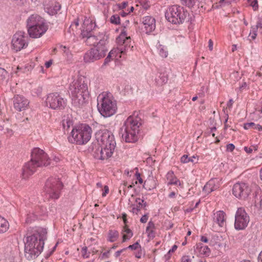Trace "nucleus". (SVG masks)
I'll return each mask as SVG.
<instances>
[{
    "label": "nucleus",
    "mask_w": 262,
    "mask_h": 262,
    "mask_svg": "<svg viewBox=\"0 0 262 262\" xmlns=\"http://www.w3.org/2000/svg\"><path fill=\"white\" fill-rule=\"evenodd\" d=\"M47 233L46 229L39 228L32 234L26 237L25 242V254L28 259L35 258L41 253Z\"/></svg>",
    "instance_id": "nucleus-1"
},
{
    "label": "nucleus",
    "mask_w": 262,
    "mask_h": 262,
    "mask_svg": "<svg viewBox=\"0 0 262 262\" xmlns=\"http://www.w3.org/2000/svg\"><path fill=\"white\" fill-rule=\"evenodd\" d=\"M72 96V104L76 108H82L89 97L90 93L86 80L82 76L74 79L69 85Z\"/></svg>",
    "instance_id": "nucleus-2"
},
{
    "label": "nucleus",
    "mask_w": 262,
    "mask_h": 262,
    "mask_svg": "<svg viewBox=\"0 0 262 262\" xmlns=\"http://www.w3.org/2000/svg\"><path fill=\"white\" fill-rule=\"evenodd\" d=\"M50 162V159L43 150L34 148L32 151L31 160L25 164L22 169L23 179H28L36 171L37 167L47 166Z\"/></svg>",
    "instance_id": "nucleus-3"
},
{
    "label": "nucleus",
    "mask_w": 262,
    "mask_h": 262,
    "mask_svg": "<svg viewBox=\"0 0 262 262\" xmlns=\"http://www.w3.org/2000/svg\"><path fill=\"white\" fill-rule=\"evenodd\" d=\"M97 107L100 114L104 117L114 115L117 112L116 100L111 93L103 92L97 97Z\"/></svg>",
    "instance_id": "nucleus-4"
},
{
    "label": "nucleus",
    "mask_w": 262,
    "mask_h": 262,
    "mask_svg": "<svg viewBox=\"0 0 262 262\" xmlns=\"http://www.w3.org/2000/svg\"><path fill=\"white\" fill-rule=\"evenodd\" d=\"M92 132V128L89 125L86 124H80L72 129L68 140L71 143L84 144L90 140Z\"/></svg>",
    "instance_id": "nucleus-5"
},
{
    "label": "nucleus",
    "mask_w": 262,
    "mask_h": 262,
    "mask_svg": "<svg viewBox=\"0 0 262 262\" xmlns=\"http://www.w3.org/2000/svg\"><path fill=\"white\" fill-rule=\"evenodd\" d=\"M126 27L122 30L119 36L117 38V41L120 44L119 47L117 49H113L108 53L107 56L105 58L103 64H107L113 57L116 56L117 52L121 54H127L131 51L130 48V36H127V31L125 30Z\"/></svg>",
    "instance_id": "nucleus-6"
},
{
    "label": "nucleus",
    "mask_w": 262,
    "mask_h": 262,
    "mask_svg": "<svg viewBox=\"0 0 262 262\" xmlns=\"http://www.w3.org/2000/svg\"><path fill=\"white\" fill-rule=\"evenodd\" d=\"M187 16V11L183 7L178 5L170 7L165 12V18L170 23L173 24H182Z\"/></svg>",
    "instance_id": "nucleus-7"
},
{
    "label": "nucleus",
    "mask_w": 262,
    "mask_h": 262,
    "mask_svg": "<svg viewBox=\"0 0 262 262\" xmlns=\"http://www.w3.org/2000/svg\"><path fill=\"white\" fill-rule=\"evenodd\" d=\"M62 187V184L59 179L51 178L45 184V191L50 198L57 199L59 197L60 191Z\"/></svg>",
    "instance_id": "nucleus-8"
},
{
    "label": "nucleus",
    "mask_w": 262,
    "mask_h": 262,
    "mask_svg": "<svg viewBox=\"0 0 262 262\" xmlns=\"http://www.w3.org/2000/svg\"><path fill=\"white\" fill-rule=\"evenodd\" d=\"M67 99L62 97L57 92L49 94L46 99L47 106L55 110L64 109L67 106Z\"/></svg>",
    "instance_id": "nucleus-9"
},
{
    "label": "nucleus",
    "mask_w": 262,
    "mask_h": 262,
    "mask_svg": "<svg viewBox=\"0 0 262 262\" xmlns=\"http://www.w3.org/2000/svg\"><path fill=\"white\" fill-rule=\"evenodd\" d=\"M107 51L106 47L96 46L85 53L83 60L86 63L94 62L103 58Z\"/></svg>",
    "instance_id": "nucleus-10"
},
{
    "label": "nucleus",
    "mask_w": 262,
    "mask_h": 262,
    "mask_svg": "<svg viewBox=\"0 0 262 262\" xmlns=\"http://www.w3.org/2000/svg\"><path fill=\"white\" fill-rule=\"evenodd\" d=\"M96 138L100 146H116V141L113 134L107 129L98 131L96 134Z\"/></svg>",
    "instance_id": "nucleus-11"
},
{
    "label": "nucleus",
    "mask_w": 262,
    "mask_h": 262,
    "mask_svg": "<svg viewBox=\"0 0 262 262\" xmlns=\"http://www.w3.org/2000/svg\"><path fill=\"white\" fill-rule=\"evenodd\" d=\"M250 221L249 216L245 210L238 208L235 216L234 227L237 230H243L247 226Z\"/></svg>",
    "instance_id": "nucleus-12"
},
{
    "label": "nucleus",
    "mask_w": 262,
    "mask_h": 262,
    "mask_svg": "<svg viewBox=\"0 0 262 262\" xmlns=\"http://www.w3.org/2000/svg\"><path fill=\"white\" fill-rule=\"evenodd\" d=\"M12 49L19 51L28 46V37L23 31H18L14 34L11 41Z\"/></svg>",
    "instance_id": "nucleus-13"
},
{
    "label": "nucleus",
    "mask_w": 262,
    "mask_h": 262,
    "mask_svg": "<svg viewBox=\"0 0 262 262\" xmlns=\"http://www.w3.org/2000/svg\"><path fill=\"white\" fill-rule=\"evenodd\" d=\"M86 38V42L90 46L106 47L107 43L108 36L104 32H99L97 35L89 34Z\"/></svg>",
    "instance_id": "nucleus-14"
},
{
    "label": "nucleus",
    "mask_w": 262,
    "mask_h": 262,
    "mask_svg": "<svg viewBox=\"0 0 262 262\" xmlns=\"http://www.w3.org/2000/svg\"><path fill=\"white\" fill-rule=\"evenodd\" d=\"M251 192V188L247 184L237 183L233 187V194L238 198L245 199Z\"/></svg>",
    "instance_id": "nucleus-15"
},
{
    "label": "nucleus",
    "mask_w": 262,
    "mask_h": 262,
    "mask_svg": "<svg viewBox=\"0 0 262 262\" xmlns=\"http://www.w3.org/2000/svg\"><path fill=\"white\" fill-rule=\"evenodd\" d=\"M116 146H108L106 147L100 146L95 151V157L100 160L107 159L110 158L114 151Z\"/></svg>",
    "instance_id": "nucleus-16"
},
{
    "label": "nucleus",
    "mask_w": 262,
    "mask_h": 262,
    "mask_svg": "<svg viewBox=\"0 0 262 262\" xmlns=\"http://www.w3.org/2000/svg\"><path fill=\"white\" fill-rule=\"evenodd\" d=\"M14 108L18 112L25 110L29 104V100L23 95H16L13 99Z\"/></svg>",
    "instance_id": "nucleus-17"
},
{
    "label": "nucleus",
    "mask_w": 262,
    "mask_h": 262,
    "mask_svg": "<svg viewBox=\"0 0 262 262\" xmlns=\"http://www.w3.org/2000/svg\"><path fill=\"white\" fill-rule=\"evenodd\" d=\"M133 116H135V118L134 119L132 118V143L138 141L139 139L138 135L139 133V127L142 124L141 119L138 117L139 116L138 112H134Z\"/></svg>",
    "instance_id": "nucleus-18"
},
{
    "label": "nucleus",
    "mask_w": 262,
    "mask_h": 262,
    "mask_svg": "<svg viewBox=\"0 0 262 262\" xmlns=\"http://www.w3.org/2000/svg\"><path fill=\"white\" fill-rule=\"evenodd\" d=\"M120 134L121 135L123 141L127 143L131 142L129 137L130 134H131V116L127 118L123 125L121 127Z\"/></svg>",
    "instance_id": "nucleus-19"
},
{
    "label": "nucleus",
    "mask_w": 262,
    "mask_h": 262,
    "mask_svg": "<svg viewBox=\"0 0 262 262\" xmlns=\"http://www.w3.org/2000/svg\"><path fill=\"white\" fill-rule=\"evenodd\" d=\"M27 28L47 25L45 19L37 14L30 15L26 21Z\"/></svg>",
    "instance_id": "nucleus-20"
},
{
    "label": "nucleus",
    "mask_w": 262,
    "mask_h": 262,
    "mask_svg": "<svg viewBox=\"0 0 262 262\" xmlns=\"http://www.w3.org/2000/svg\"><path fill=\"white\" fill-rule=\"evenodd\" d=\"M43 6L45 11L51 15L56 14L61 8L59 3L54 0H45Z\"/></svg>",
    "instance_id": "nucleus-21"
},
{
    "label": "nucleus",
    "mask_w": 262,
    "mask_h": 262,
    "mask_svg": "<svg viewBox=\"0 0 262 262\" xmlns=\"http://www.w3.org/2000/svg\"><path fill=\"white\" fill-rule=\"evenodd\" d=\"M143 31L147 34L152 32L156 28V20L151 16H146L142 19Z\"/></svg>",
    "instance_id": "nucleus-22"
},
{
    "label": "nucleus",
    "mask_w": 262,
    "mask_h": 262,
    "mask_svg": "<svg viewBox=\"0 0 262 262\" xmlns=\"http://www.w3.org/2000/svg\"><path fill=\"white\" fill-rule=\"evenodd\" d=\"M222 184V180L219 178H214L210 180L204 186L203 191L209 194L219 188Z\"/></svg>",
    "instance_id": "nucleus-23"
},
{
    "label": "nucleus",
    "mask_w": 262,
    "mask_h": 262,
    "mask_svg": "<svg viewBox=\"0 0 262 262\" xmlns=\"http://www.w3.org/2000/svg\"><path fill=\"white\" fill-rule=\"evenodd\" d=\"M48 25L32 27L27 29L29 36L32 38H38L42 36L47 31Z\"/></svg>",
    "instance_id": "nucleus-24"
},
{
    "label": "nucleus",
    "mask_w": 262,
    "mask_h": 262,
    "mask_svg": "<svg viewBox=\"0 0 262 262\" xmlns=\"http://www.w3.org/2000/svg\"><path fill=\"white\" fill-rule=\"evenodd\" d=\"M258 34L262 35V20H259L256 25L251 27L248 35L249 41H252L255 40Z\"/></svg>",
    "instance_id": "nucleus-25"
},
{
    "label": "nucleus",
    "mask_w": 262,
    "mask_h": 262,
    "mask_svg": "<svg viewBox=\"0 0 262 262\" xmlns=\"http://www.w3.org/2000/svg\"><path fill=\"white\" fill-rule=\"evenodd\" d=\"M96 27V24L92 20L85 19L83 24V29L81 31V35L83 38L84 36H88V35L92 34V31Z\"/></svg>",
    "instance_id": "nucleus-26"
},
{
    "label": "nucleus",
    "mask_w": 262,
    "mask_h": 262,
    "mask_svg": "<svg viewBox=\"0 0 262 262\" xmlns=\"http://www.w3.org/2000/svg\"><path fill=\"white\" fill-rule=\"evenodd\" d=\"M166 178L168 185H173L179 186L181 188L183 187V182L177 178L172 171H169L167 173Z\"/></svg>",
    "instance_id": "nucleus-27"
},
{
    "label": "nucleus",
    "mask_w": 262,
    "mask_h": 262,
    "mask_svg": "<svg viewBox=\"0 0 262 262\" xmlns=\"http://www.w3.org/2000/svg\"><path fill=\"white\" fill-rule=\"evenodd\" d=\"M195 251L198 255L202 257H208L210 254V250L202 243H198L195 246Z\"/></svg>",
    "instance_id": "nucleus-28"
},
{
    "label": "nucleus",
    "mask_w": 262,
    "mask_h": 262,
    "mask_svg": "<svg viewBox=\"0 0 262 262\" xmlns=\"http://www.w3.org/2000/svg\"><path fill=\"white\" fill-rule=\"evenodd\" d=\"M213 221L220 227H224L226 225V215L223 211H219L214 213Z\"/></svg>",
    "instance_id": "nucleus-29"
},
{
    "label": "nucleus",
    "mask_w": 262,
    "mask_h": 262,
    "mask_svg": "<svg viewBox=\"0 0 262 262\" xmlns=\"http://www.w3.org/2000/svg\"><path fill=\"white\" fill-rule=\"evenodd\" d=\"M127 214L125 213H123L122 214V219H123V222H124V227L123 228V229L122 230V234H123V242H124L126 241V239H128L129 238L128 237V236L126 235V234H125V233H129L130 232V229L128 228V227L127 226Z\"/></svg>",
    "instance_id": "nucleus-30"
},
{
    "label": "nucleus",
    "mask_w": 262,
    "mask_h": 262,
    "mask_svg": "<svg viewBox=\"0 0 262 262\" xmlns=\"http://www.w3.org/2000/svg\"><path fill=\"white\" fill-rule=\"evenodd\" d=\"M9 228L8 222L0 216V234L6 232Z\"/></svg>",
    "instance_id": "nucleus-31"
},
{
    "label": "nucleus",
    "mask_w": 262,
    "mask_h": 262,
    "mask_svg": "<svg viewBox=\"0 0 262 262\" xmlns=\"http://www.w3.org/2000/svg\"><path fill=\"white\" fill-rule=\"evenodd\" d=\"M135 203L136 204H134V206H136L137 207L136 208L133 207L132 209V212L133 213H137V212L139 210H140L145 207V204L144 203V201L141 199H136Z\"/></svg>",
    "instance_id": "nucleus-32"
},
{
    "label": "nucleus",
    "mask_w": 262,
    "mask_h": 262,
    "mask_svg": "<svg viewBox=\"0 0 262 262\" xmlns=\"http://www.w3.org/2000/svg\"><path fill=\"white\" fill-rule=\"evenodd\" d=\"M199 158L197 156H193L191 157H188L187 155H183L181 158V162L183 163H187L189 162L192 163H197Z\"/></svg>",
    "instance_id": "nucleus-33"
},
{
    "label": "nucleus",
    "mask_w": 262,
    "mask_h": 262,
    "mask_svg": "<svg viewBox=\"0 0 262 262\" xmlns=\"http://www.w3.org/2000/svg\"><path fill=\"white\" fill-rule=\"evenodd\" d=\"M244 128L245 129L253 128L255 129H257L258 131L262 130V126L258 124H255L254 122L246 123L244 124Z\"/></svg>",
    "instance_id": "nucleus-34"
},
{
    "label": "nucleus",
    "mask_w": 262,
    "mask_h": 262,
    "mask_svg": "<svg viewBox=\"0 0 262 262\" xmlns=\"http://www.w3.org/2000/svg\"><path fill=\"white\" fill-rule=\"evenodd\" d=\"M119 236V233L116 230H110L108 233V240L111 242H115Z\"/></svg>",
    "instance_id": "nucleus-35"
},
{
    "label": "nucleus",
    "mask_w": 262,
    "mask_h": 262,
    "mask_svg": "<svg viewBox=\"0 0 262 262\" xmlns=\"http://www.w3.org/2000/svg\"><path fill=\"white\" fill-rule=\"evenodd\" d=\"M136 3H137L136 7L141 6L144 10H147L149 7V4L147 0H137Z\"/></svg>",
    "instance_id": "nucleus-36"
},
{
    "label": "nucleus",
    "mask_w": 262,
    "mask_h": 262,
    "mask_svg": "<svg viewBox=\"0 0 262 262\" xmlns=\"http://www.w3.org/2000/svg\"><path fill=\"white\" fill-rule=\"evenodd\" d=\"M134 170L136 171V173L134 176L133 181H135V183L137 184L139 183L140 184L143 183V179L141 176L140 173L138 172V169L137 168H135Z\"/></svg>",
    "instance_id": "nucleus-37"
},
{
    "label": "nucleus",
    "mask_w": 262,
    "mask_h": 262,
    "mask_svg": "<svg viewBox=\"0 0 262 262\" xmlns=\"http://www.w3.org/2000/svg\"><path fill=\"white\" fill-rule=\"evenodd\" d=\"M198 0H181L182 3L188 7H192Z\"/></svg>",
    "instance_id": "nucleus-38"
},
{
    "label": "nucleus",
    "mask_w": 262,
    "mask_h": 262,
    "mask_svg": "<svg viewBox=\"0 0 262 262\" xmlns=\"http://www.w3.org/2000/svg\"><path fill=\"white\" fill-rule=\"evenodd\" d=\"M110 21L115 25L119 24L120 22V16L117 14L112 15L110 18Z\"/></svg>",
    "instance_id": "nucleus-39"
},
{
    "label": "nucleus",
    "mask_w": 262,
    "mask_h": 262,
    "mask_svg": "<svg viewBox=\"0 0 262 262\" xmlns=\"http://www.w3.org/2000/svg\"><path fill=\"white\" fill-rule=\"evenodd\" d=\"M244 150L248 154H251L253 151H257L258 149L257 145H252L250 147L245 146L244 148Z\"/></svg>",
    "instance_id": "nucleus-40"
},
{
    "label": "nucleus",
    "mask_w": 262,
    "mask_h": 262,
    "mask_svg": "<svg viewBox=\"0 0 262 262\" xmlns=\"http://www.w3.org/2000/svg\"><path fill=\"white\" fill-rule=\"evenodd\" d=\"M249 5L252 6L254 10L258 8V3L257 0H249Z\"/></svg>",
    "instance_id": "nucleus-41"
},
{
    "label": "nucleus",
    "mask_w": 262,
    "mask_h": 262,
    "mask_svg": "<svg viewBox=\"0 0 262 262\" xmlns=\"http://www.w3.org/2000/svg\"><path fill=\"white\" fill-rule=\"evenodd\" d=\"M7 72L3 68H0V78L4 80L6 78Z\"/></svg>",
    "instance_id": "nucleus-42"
},
{
    "label": "nucleus",
    "mask_w": 262,
    "mask_h": 262,
    "mask_svg": "<svg viewBox=\"0 0 262 262\" xmlns=\"http://www.w3.org/2000/svg\"><path fill=\"white\" fill-rule=\"evenodd\" d=\"M88 248L86 247H84L81 249V254L84 258H88L89 257L90 253H87Z\"/></svg>",
    "instance_id": "nucleus-43"
},
{
    "label": "nucleus",
    "mask_w": 262,
    "mask_h": 262,
    "mask_svg": "<svg viewBox=\"0 0 262 262\" xmlns=\"http://www.w3.org/2000/svg\"><path fill=\"white\" fill-rule=\"evenodd\" d=\"M180 262H191V258L189 255H183Z\"/></svg>",
    "instance_id": "nucleus-44"
},
{
    "label": "nucleus",
    "mask_w": 262,
    "mask_h": 262,
    "mask_svg": "<svg viewBox=\"0 0 262 262\" xmlns=\"http://www.w3.org/2000/svg\"><path fill=\"white\" fill-rule=\"evenodd\" d=\"M159 55L163 58H166L168 56V52L164 49L159 50Z\"/></svg>",
    "instance_id": "nucleus-45"
},
{
    "label": "nucleus",
    "mask_w": 262,
    "mask_h": 262,
    "mask_svg": "<svg viewBox=\"0 0 262 262\" xmlns=\"http://www.w3.org/2000/svg\"><path fill=\"white\" fill-rule=\"evenodd\" d=\"M148 219V214H144L143 215L141 218L140 219V222L142 223H145L147 222V220Z\"/></svg>",
    "instance_id": "nucleus-46"
},
{
    "label": "nucleus",
    "mask_w": 262,
    "mask_h": 262,
    "mask_svg": "<svg viewBox=\"0 0 262 262\" xmlns=\"http://www.w3.org/2000/svg\"><path fill=\"white\" fill-rule=\"evenodd\" d=\"M128 5V3L127 2H123L118 4L119 8L120 9H124Z\"/></svg>",
    "instance_id": "nucleus-47"
},
{
    "label": "nucleus",
    "mask_w": 262,
    "mask_h": 262,
    "mask_svg": "<svg viewBox=\"0 0 262 262\" xmlns=\"http://www.w3.org/2000/svg\"><path fill=\"white\" fill-rule=\"evenodd\" d=\"M224 3L227 5H230L231 4V2L228 0H220V2H219V4L220 6H224Z\"/></svg>",
    "instance_id": "nucleus-48"
},
{
    "label": "nucleus",
    "mask_w": 262,
    "mask_h": 262,
    "mask_svg": "<svg viewBox=\"0 0 262 262\" xmlns=\"http://www.w3.org/2000/svg\"><path fill=\"white\" fill-rule=\"evenodd\" d=\"M154 227V224L152 222H149L148 224V226L147 227H146V232H148L149 231V230L150 229H153Z\"/></svg>",
    "instance_id": "nucleus-49"
},
{
    "label": "nucleus",
    "mask_w": 262,
    "mask_h": 262,
    "mask_svg": "<svg viewBox=\"0 0 262 262\" xmlns=\"http://www.w3.org/2000/svg\"><path fill=\"white\" fill-rule=\"evenodd\" d=\"M235 148L234 145L233 144H229L227 145V149L228 151H232Z\"/></svg>",
    "instance_id": "nucleus-50"
},
{
    "label": "nucleus",
    "mask_w": 262,
    "mask_h": 262,
    "mask_svg": "<svg viewBox=\"0 0 262 262\" xmlns=\"http://www.w3.org/2000/svg\"><path fill=\"white\" fill-rule=\"evenodd\" d=\"M140 249V246L138 242L132 245V250H139Z\"/></svg>",
    "instance_id": "nucleus-51"
},
{
    "label": "nucleus",
    "mask_w": 262,
    "mask_h": 262,
    "mask_svg": "<svg viewBox=\"0 0 262 262\" xmlns=\"http://www.w3.org/2000/svg\"><path fill=\"white\" fill-rule=\"evenodd\" d=\"M108 191H109L108 187L107 186H106V185L104 186V192L102 193V196H103V197L105 196L106 195V194L108 193Z\"/></svg>",
    "instance_id": "nucleus-52"
},
{
    "label": "nucleus",
    "mask_w": 262,
    "mask_h": 262,
    "mask_svg": "<svg viewBox=\"0 0 262 262\" xmlns=\"http://www.w3.org/2000/svg\"><path fill=\"white\" fill-rule=\"evenodd\" d=\"M178 248V246L177 245H174L171 249H170L169 251H168V253L170 254V253H174L177 249Z\"/></svg>",
    "instance_id": "nucleus-53"
},
{
    "label": "nucleus",
    "mask_w": 262,
    "mask_h": 262,
    "mask_svg": "<svg viewBox=\"0 0 262 262\" xmlns=\"http://www.w3.org/2000/svg\"><path fill=\"white\" fill-rule=\"evenodd\" d=\"M247 86V84L246 82H243L239 86V89L241 91L245 89Z\"/></svg>",
    "instance_id": "nucleus-54"
},
{
    "label": "nucleus",
    "mask_w": 262,
    "mask_h": 262,
    "mask_svg": "<svg viewBox=\"0 0 262 262\" xmlns=\"http://www.w3.org/2000/svg\"><path fill=\"white\" fill-rule=\"evenodd\" d=\"M213 43L211 39H210L208 41V48L210 51H212L213 49Z\"/></svg>",
    "instance_id": "nucleus-55"
},
{
    "label": "nucleus",
    "mask_w": 262,
    "mask_h": 262,
    "mask_svg": "<svg viewBox=\"0 0 262 262\" xmlns=\"http://www.w3.org/2000/svg\"><path fill=\"white\" fill-rule=\"evenodd\" d=\"M176 194H177V193L173 191V192H170L168 194V197L171 199L174 198L176 197Z\"/></svg>",
    "instance_id": "nucleus-56"
},
{
    "label": "nucleus",
    "mask_w": 262,
    "mask_h": 262,
    "mask_svg": "<svg viewBox=\"0 0 262 262\" xmlns=\"http://www.w3.org/2000/svg\"><path fill=\"white\" fill-rule=\"evenodd\" d=\"M201 241L202 242H204V243H207L208 242V238L205 236H202L201 237Z\"/></svg>",
    "instance_id": "nucleus-57"
},
{
    "label": "nucleus",
    "mask_w": 262,
    "mask_h": 262,
    "mask_svg": "<svg viewBox=\"0 0 262 262\" xmlns=\"http://www.w3.org/2000/svg\"><path fill=\"white\" fill-rule=\"evenodd\" d=\"M125 249H123L121 250H119V251H117V252H116L115 253V256L116 257H118V256H120V254L125 250Z\"/></svg>",
    "instance_id": "nucleus-58"
},
{
    "label": "nucleus",
    "mask_w": 262,
    "mask_h": 262,
    "mask_svg": "<svg viewBox=\"0 0 262 262\" xmlns=\"http://www.w3.org/2000/svg\"><path fill=\"white\" fill-rule=\"evenodd\" d=\"M52 64V60H49L45 63V66L47 68H49Z\"/></svg>",
    "instance_id": "nucleus-59"
},
{
    "label": "nucleus",
    "mask_w": 262,
    "mask_h": 262,
    "mask_svg": "<svg viewBox=\"0 0 262 262\" xmlns=\"http://www.w3.org/2000/svg\"><path fill=\"white\" fill-rule=\"evenodd\" d=\"M110 250H108L106 252H104L103 254H102V256L103 257H106V258H108V255H109V253H110Z\"/></svg>",
    "instance_id": "nucleus-60"
},
{
    "label": "nucleus",
    "mask_w": 262,
    "mask_h": 262,
    "mask_svg": "<svg viewBox=\"0 0 262 262\" xmlns=\"http://www.w3.org/2000/svg\"><path fill=\"white\" fill-rule=\"evenodd\" d=\"M141 255H142V253H141V252H139L138 253L135 254V256H136L137 258H141Z\"/></svg>",
    "instance_id": "nucleus-61"
},
{
    "label": "nucleus",
    "mask_w": 262,
    "mask_h": 262,
    "mask_svg": "<svg viewBox=\"0 0 262 262\" xmlns=\"http://www.w3.org/2000/svg\"><path fill=\"white\" fill-rule=\"evenodd\" d=\"M258 258V262H262V251L259 253Z\"/></svg>",
    "instance_id": "nucleus-62"
},
{
    "label": "nucleus",
    "mask_w": 262,
    "mask_h": 262,
    "mask_svg": "<svg viewBox=\"0 0 262 262\" xmlns=\"http://www.w3.org/2000/svg\"><path fill=\"white\" fill-rule=\"evenodd\" d=\"M74 25L75 26V27H77L79 25L78 20H77L74 22L73 24L71 25V27L73 26Z\"/></svg>",
    "instance_id": "nucleus-63"
},
{
    "label": "nucleus",
    "mask_w": 262,
    "mask_h": 262,
    "mask_svg": "<svg viewBox=\"0 0 262 262\" xmlns=\"http://www.w3.org/2000/svg\"><path fill=\"white\" fill-rule=\"evenodd\" d=\"M128 13L124 12V11H122L120 12V15L122 16V17H125L126 15H127Z\"/></svg>",
    "instance_id": "nucleus-64"
}]
</instances>
